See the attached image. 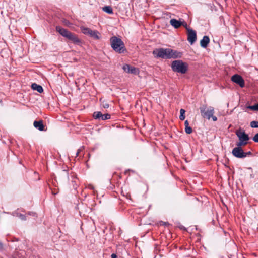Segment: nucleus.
<instances>
[{"label":"nucleus","mask_w":258,"mask_h":258,"mask_svg":"<svg viewBox=\"0 0 258 258\" xmlns=\"http://www.w3.org/2000/svg\"><path fill=\"white\" fill-rule=\"evenodd\" d=\"M153 54L156 58L171 59L181 58L182 53L170 48H156L153 51Z\"/></svg>","instance_id":"f257e3e1"},{"label":"nucleus","mask_w":258,"mask_h":258,"mask_svg":"<svg viewBox=\"0 0 258 258\" xmlns=\"http://www.w3.org/2000/svg\"><path fill=\"white\" fill-rule=\"evenodd\" d=\"M56 31L63 37H66L74 44L79 45L81 43V41L77 36L68 30L57 26L56 27Z\"/></svg>","instance_id":"f03ea898"},{"label":"nucleus","mask_w":258,"mask_h":258,"mask_svg":"<svg viewBox=\"0 0 258 258\" xmlns=\"http://www.w3.org/2000/svg\"><path fill=\"white\" fill-rule=\"evenodd\" d=\"M111 45L113 49L119 53L126 51L123 42L117 37L113 36L110 38Z\"/></svg>","instance_id":"7ed1b4c3"},{"label":"nucleus","mask_w":258,"mask_h":258,"mask_svg":"<svg viewBox=\"0 0 258 258\" xmlns=\"http://www.w3.org/2000/svg\"><path fill=\"white\" fill-rule=\"evenodd\" d=\"M171 68L174 72L185 74L187 71L188 65L181 60H174L171 63Z\"/></svg>","instance_id":"20e7f679"},{"label":"nucleus","mask_w":258,"mask_h":258,"mask_svg":"<svg viewBox=\"0 0 258 258\" xmlns=\"http://www.w3.org/2000/svg\"><path fill=\"white\" fill-rule=\"evenodd\" d=\"M200 109L202 116L208 119H210L214 113V108L212 107L207 108L206 106L203 105L200 107Z\"/></svg>","instance_id":"39448f33"},{"label":"nucleus","mask_w":258,"mask_h":258,"mask_svg":"<svg viewBox=\"0 0 258 258\" xmlns=\"http://www.w3.org/2000/svg\"><path fill=\"white\" fill-rule=\"evenodd\" d=\"M81 31L83 34L89 35L95 39H99L100 38L99 33L96 30H92L86 27H82Z\"/></svg>","instance_id":"423d86ee"},{"label":"nucleus","mask_w":258,"mask_h":258,"mask_svg":"<svg viewBox=\"0 0 258 258\" xmlns=\"http://www.w3.org/2000/svg\"><path fill=\"white\" fill-rule=\"evenodd\" d=\"M232 153L233 156L238 158H243L247 156V153H245L241 147H239L234 148Z\"/></svg>","instance_id":"0eeeda50"},{"label":"nucleus","mask_w":258,"mask_h":258,"mask_svg":"<svg viewBox=\"0 0 258 258\" xmlns=\"http://www.w3.org/2000/svg\"><path fill=\"white\" fill-rule=\"evenodd\" d=\"M187 40L190 43V44H193L197 40V33L196 31L189 29L187 28Z\"/></svg>","instance_id":"6e6552de"},{"label":"nucleus","mask_w":258,"mask_h":258,"mask_svg":"<svg viewBox=\"0 0 258 258\" xmlns=\"http://www.w3.org/2000/svg\"><path fill=\"white\" fill-rule=\"evenodd\" d=\"M236 135L238 137L239 140L245 142L247 143V141L249 140V138L248 135L246 134L244 130L239 129L236 131Z\"/></svg>","instance_id":"1a4fd4ad"},{"label":"nucleus","mask_w":258,"mask_h":258,"mask_svg":"<svg viewBox=\"0 0 258 258\" xmlns=\"http://www.w3.org/2000/svg\"><path fill=\"white\" fill-rule=\"evenodd\" d=\"M231 80L233 82L239 85L240 86V87H241L242 88L244 87V85H245L244 80H243V79L242 78V77L241 76H240L238 74L234 75L231 77Z\"/></svg>","instance_id":"9d476101"},{"label":"nucleus","mask_w":258,"mask_h":258,"mask_svg":"<svg viewBox=\"0 0 258 258\" xmlns=\"http://www.w3.org/2000/svg\"><path fill=\"white\" fill-rule=\"evenodd\" d=\"M170 24L175 29H178L181 26L184 25V23L180 19L178 20L176 19H171L170 20Z\"/></svg>","instance_id":"9b49d317"},{"label":"nucleus","mask_w":258,"mask_h":258,"mask_svg":"<svg viewBox=\"0 0 258 258\" xmlns=\"http://www.w3.org/2000/svg\"><path fill=\"white\" fill-rule=\"evenodd\" d=\"M33 125L36 128L39 130L40 131H46L45 125L43 124V121L42 120L34 121L33 122Z\"/></svg>","instance_id":"f8f14e48"},{"label":"nucleus","mask_w":258,"mask_h":258,"mask_svg":"<svg viewBox=\"0 0 258 258\" xmlns=\"http://www.w3.org/2000/svg\"><path fill=\"white\" fill-rule=\"evenodd\" d=\"M210 42V39L208 36H204L200 41L201 46L203 48H206Z\"/></svg>","instance_id":"ddd939ff"},{"label":"nucleus","mask_w":258,"mask_h":258,"mask_svg":"<svg viewBox=\"0 0 258 258\" xmlns=\"http://www.w3.org/2000/svg\"><path fill=\"white\" fill-rule=\"evenodd\" d=\"M31 87L33 90L37 91L39 93H41L43 91L42 87L36 83H33L31 85Z\"/></svg>","instance_id":"4468645a"},{"label":"nucleus","mask_w":258,"mask_h":258,"mask_svg":"<svg viewBox=\"0 0 258 258\" xmlns=\"http://www.w3.org/2000/svg\"><path fill=\"white\" fill-rule=\"evenodd\" d=\"M102 10L109 14H113V10L111 6H106L102 8Z\"/></svg>","instance_id":"2eb2a0df"},{"label":"nucleus","mask_w":258,"mask_h":258,"mask_svg":"<svg viewBox=\"0 0 258 258\" xmlns=\"http://www.w3.org/2000/svg\"><path fill=\"white\" fill-rule=\"evenodd\" d=\"M102 113L100 111H96L93 113V117L95 119L100 120Z\"/></svg>","instance_id":"dca6fc26"},{"label":"nucleus","mask_w":258,"mask_h":258,"mask_svg":"<svg viewBox=\"0 0 258 258\" xmlns=\"http://www.w3.org/2000/svg\"><path fill=\"white\" fill-rule=\"evenodd\" d=\"M185 111L184 109H181L180 110V116H179V119L181 120H183L185 119Z\"/></svg>","instance_id":"f3484780"},{"label":"nucleus","mask_w":258,"mask_h":258,"mask_svg":"<svg viewBox=\"0 0 258 258\" xmlns=\"http://www.w3.org/2000/svg\"><path fill=\"white\" fill-rule=\"evenodd\" d=\"M130 73L134 74V75H137L139 73V70L138 68L132 67L130 70Z\"/></svg>","instance_id":"a211bd4d"},{"label":"nucleus","mask_w":258,"mask_h":258,"mask_svg":"<svg viewBox=\"0 0 258 258\" xmlns=\"http://www.w3.org/2000/svg\"><path fill=\"white\" fill-rule=\"evenodd\" d=\"M132 66L128 64H125L123 66V70L126 73H130Z\"/></svg>","instance_id":"6ab92c4d"},{"label":"nucleus","mask_w":258,"mask_h":258,"mask_svg":"<svg viewBox=\"0 0 258 258\" xmlns=\"http://www.w3.org/2000/svg\"><path fill=\"white\" fill-rule=\"evenodd\" d=\"M110 118V115L109 114L106 113L104 114H102V116L100 120H105L107 119H109Z\"/></svg>","instance_id":"aec40b11"},{"label":"nucleus","mask_w":258,"mask_h":258,"mask_svg":"<svg viewBox=\"0 0 258 258\" xmlns=\"http://www.w3.org/2000/svg\"><path fill=\"white\" fill-rule=\"evenodd\" d=\"M100 101L101 102L102 105L104 108H108L109 107L108 103L105 100H102V99H100Z\"/></svg>","instance_id":"412c9836"},{"label":"nucleus","mask_w":258,"mask_h":258,"mask_svg":"<svg viewBox=\"0 0 258 258\" xmlns=\"http://www.w3.org/2000/svg\"><path fill=\"white\" fill-rule=\"evenodd\" d=\"M247 108L253 111H258V103L252 106H248Z\"/></svg>","instance_id":"4be33fe9"},{"label":"nucleus","mask_w":258,"mask_h":258,"mask_svg":"<svg viewBox=\"0 0 258 258\" xmlns=\"http://www.w3.org/2000/svg\"><path fill=\"white\" fill-rule=\"evenodd\" d=\"M250 126L253 128H258V121H252L250 122Z\"/></svg>","instance_id":"5701e85b"},{"label":"nucleus","mask_w":258,"mask_h":258,"mask_svg":"<svg viewBox=\"0 0 258 258\" xmlns=\"http://www.w3.org/2000/svg\"><path fill=\"white\" fill-rule=\"evenodd\" d=\"M185 131L186 134H190L192 132V129L190 126L185 127Z\"/></svg>","instance_id":"b1692460"},{"label":"nucleus","mask_w":258,"mask_h":258,"mask_svg":"<svg viewBox=\"0 0 258 258\" xmlns=\"http://www.w3.org/2000/svg\"><path fill=\"white\" fill-rule=\"evenodd\" d=\"M247 143H245V142H242V141H239V142H238L237 144H236V145L237 146V147H241V146H245L247 144Z\"/></svg>","instance_id":"393cba45"},{"label":"nucleus","mask_w":258,"mask_h":258,"mask_svg":"<svg viewBox=\"0 0 258 258\" xmlns=\"http://www.w3.org/2000/svg\"><path fill=\"white\" fill-rule=\"evenodd\" d=\"M253 140L255 142L258 143V133L253 137Z\"/></svg>","instance_id":"a878e982"},{"label":"nucleus","mask_w":258,"mask_h":258,"mask_svg":"<svg viewBox=\"0 0 258 258\" xmlns=\"http://www.w3.org/2000/svg\"><path fill=\"white\" fill-rule=\"evenodd\" d=\"M19 217L22 220H26V216L24 215L20 214L19 216Z\"/></svg>","instance_id":"bb28decb"},{"label":"nucleus","mask_w":258,"mask_h":258,"mask_svg":"<svg viewBox=\"0 0 258 258\" xmlns=\"http://www.w3.org/2000/svg\"><path fill=\"white\" fill-rule=\"evenodd\" d=\"M160 225H168L169 224L168 222L161 221L160 222Z\"/></svg>","instance_id":"cd10ccee"},{"label":"nucleus","mask_w":258,"mask_h":258,"mask_svg":"<svg viewBox=\"0 0 258 258\" xmlns=\"http://www.w3.org/2000/svg\"><path fill=\"white\" fill-rule=\"evenodd\" d=\"M3 249H4L3 244H2V243L1 242H0V251H3Z\"/></svg>","instance_id":"c85d7f7f"},{"label":"nucleus","mask_w":258,"mask_h":258,"mask_svg":"<svg viewBox=\"0 0 258 258\" xmlns=\"http://www.w3.org/2000/svg\"><path fill=\"white\" fill-rule=\"evenodd\" d=\"M211 118H212L213 120L214 121H216L217 120V117L215 116H213V115H212V116H211Z\"/></svg>","instance_id":"c756f323"},{"label":"nucleus","mask_w":258,"mask_h":258,"mask_svg":"<svg viewBox=\"0 0 258 258\" xmlns=\"http://www.w3.org/2000/svg\"><path fill=\"white\" fill-rule=\"evenodd\" d=\"M185 127L189 126V123L188 120H185L184 122Z\"/></svg>","instance_id":"7c9ffc66"},{"label":"nucleus","mask_w":258,"mask_h":258,"mask_svg":"<svg viewBox=\"0 0 258 258\" xmlns=\"http://www.w3.org/2000/svg\"><path fill=\"white\" fill-rule=\"evenodd\" d=\"M182 22L184 23V25H183V26L185 28H186V29H187V28H188L187 27V24H186V23L184 20H183Z\"/></svg>","instance_id":"2f4dec72"},{"label":"nucleus","mask_w":258,"mask_h":258,"mask_svg":"<svg viewBox=\"0 0 258 258\" xmlns=\"http://www.w3.org/2000/svg\"><path fill=\"white\" fill-rule=\"evenodd\" d=\"M81 151V149H78V151H77V153H76V156H79V153H80V151Z\"/></svg>","instance_id":"473e14b6"},{"label":"nucleus","mask_w":258,"mask_h":258,"mask_svg":"<svg viewBox=\"0 0 258 258\" xmlns=\"http://www.w3.org/2000/svg\"><path fill=\"white\" fill-rule=\"evenodd\" d=\"M117 257V256L115 254H111V258H116Z\"/></svg>","instance_id":"72a5a7b5"},{"label":"nucleus","mask_w":258,"mask_h":258,"mask_svg":"<svg viewBox=\"0 0 258 258\" xmlns=\"http://www.w3.org/2000/svg\"><path fill=\"white\" fill-rule=\"evenodd\" d=\"M63 172L66 174V176L68 177V173L65 170H63Z\"/></svg>","instance_id":"f704fd0d"},{"label":"nucleus","mask_w":258,"mask_h":258,"mask_svg":"<svg viewBox=\"0 0 258 258\" xmlns=\"http://www.w3.org/2000/svg\"><path fill=\"white\" fill-rule=\"evenodd\" d=\"M245 153H247V155H251V153L250 152H245Z\"/></svg>","instance_id":"c9c22d12"}]
</instances>
